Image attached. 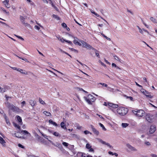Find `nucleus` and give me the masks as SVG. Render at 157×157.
I'll list each match as a JSON object with an SVG mask.
<instances>
[{
  "label": "nucleus",
  "mask_w": 157,
  "mask_h": 157,
  "mask_svg": "<svg viewBox=\"0 0 157 157\" xmlns=\"http://www.w3.org/2000/svg\"><path fill=\"white\" fill-rule=\"evenodd\" d=\"M6 106L10 110L16 113H18L20 111L21 109L17 107L14 106L13 104H11L10 102H7L6 103Z\"/></svg>",
  "instance_id": "f257e3e1"
},
{
  "label": "nucleus",
  "mask_w": 157,
  "mask_h": 157,
  "mask_svg": "<svg viewBox=\"0 0 157 157\" xmlns=\"http://www.w3.org/2000/svg\"><path fill=\"white\" fill-rule=\"evenodd\" d=\"M84 99L89 104H92V102H94L95 100V98L92 95L89 94L87 97H84Z\"/></svg>",
  "instance_id": "f03ea898"
},
{
  "label": "nucleus",
  "mask_w": 157,
  "mask_h": 157,
  "mask_svg": "<svg viewBox=\"0 0 157 157\" xmlns=\"http://www.w3.org/2000/svg\"><path fill=\"white\" fill-rule=\"evenodd\" d=\"M117 112L120 115L124 116L128 113V109L127 108L124 107H120L117 108Z\"/></svg>",
  "instance_id": "7ed1b4c3"
},
{
  "label": "nucleus",
  "mask_w": 157,
  "mask_h": 157,
  "mask_svg": "<svg viewBox=\"0 0 157 157\" xmlns=\"http://www.w3.org/2000/svg\"><path fill=\"white\" fill-rule=\"evenodd\" d=\"M132 112L137 117H142L144 116L145 113L144 111L142 109L138 110L136 111L133 110Z\"/></svg>",
  "instance_id": "20e7f679"
},
{
  "label": "nucleus",
  "mask_w": 157,
  "mask_h": 157,
  "mask_svg": "<svg viewBox=\"0 0 157 157\" xmlns=\"http://www.w3.org/2000/svg\"><path fill=\"white\" fill-rule=\"evenodd\" d=\"M80 42L82 43L83 47L87 49H90L93 48L90 44H88L86 42L83 40H80Z\"/></svg>",
  "instance_id": "39448f33"
},
{
  "label": "nucleus",
  "mask_w": 157,
  "mask_h": 157,
  "mask_svg": "<svg viewBox=\"0 0 157 157\" xmlns=\"http://www.w3.org/2000/svg\"><path fill=\"white\" fill-rule=\"evenodd\" d=\"M153 117L151 115L147 114L146 116V119L149 122H151L153 121Z\"/></svg>",
  "instance_id": "423d86ee"
},
{
  "label": "nucleus",
  "mask_w": 157,
  "mask_h": 157,
  "mask_svg": "<svg viewBox=\"0 0 157 157\" xmlns=\"http://www.w3.org/2000/svg\"><path fill=\"white\" fill-rule=\"evenodd\" d=\"M90 127L91 128L93 132L94 133V134L96 135H99V132L94 128V127L93 125H91Z\"/></svg>",
  "instance_id": "0eeeda50"
},
{
  "label": "nucleus",
  "mask_w": 157,
  "mask_h": 157,
  "mask_svg": "<svg viewBox=\"0 0 157 157\" xmlns=\"http://www.w3.org/2000/svg\"><path fill=\"white\" fill-rule=\"evenodd\" d=\"M156 130V127L155 125H151L149 130L150 133L152 134Z\"/></svg>",
  "instance_id": "6e6552de"
},
{
  "label": "nucleus",
  "mask_w": 157,
  "mask_h": 157,
  "mask_svg": "<svg viewBox=\"0 0 157 157\" xmlns=\"http://www.w3.org/2000/svg\"><path fill=\"white\" fill-rule=\"evenodd\" d=\"M108 106L109 107H110L113 108H117L118 107V105L110 102L109 104H108Z\"/></svg>",
  "instance_id": "1a4fd4ad"
},
{
  "label": "nucleus",
  "mask_w": 157,
  "mask_h": 157,
  "mask_svg": "<svg viewBox=\"0 0 157 157\" xmlns=\"http://www.w3.org/2000/svg\"><path fill=\"white\" fill-rule=\"evenodd\" d=\"M0 143L2 144L3 147H5L6 146L5 141L1 136H0Z\"/></svg>",
  "instance_id": "9d476101"
},
{
  "label": "nucleus",
  "mask_w": 157,
  "mask_h": 157,
  "mask_svg": "<svg viewBox=\"0 0 157 157\" xmlns=\"http://www.w3.org/2000/svg\"><path fill=\"white\" fill-rule=\"evenodd\" d=\"M74 39H75L73 41L74 43L76 45L81 46V44L78 41V39L76 37H74Z\"/></svg>",
  "instance_id": "9b49d317"
},
{
  "label": "nucleus",
  "mask_w": 157,
  "mask_h": 157,
  "mask_svg": "<svg viewBox=\"0 0 157 157\" xmlns=\"http://www.w3.org/2000/svg\"><path fill=\"white\" fill-rule=\"evenodd\" d=\"M127 146L132 151H136V149L134 147L132 146L131 145L129 144H127Z\"/></svg>",
  "instance_id": "f8f14e48"
},
{
  "label": "nucleus",
  "mask_w": 157,
  "mask_h": 157,
  "mask_svg": "<svg viewBox=\"0 0 157 157\" xmlns=\"http://www.w3.org/2000/svg\"><path fill=\"white\" fill-rule=\"evenodd\" d=\"M91 12L93 13L97 17H99L101 18V19L104 20L108 24H109L106 21V20H105V19H103L102 17H101V16H100L97 13H95V12Z\"/></svg>",
  "instance_id": "ddd939ff"
},
{
  "label": "nucleus",
  "mask_w": 157,
  "mask_h": 157,
  "mask_svg": "<svg viewBox=\"0 0 157 157\" xmlns=\"http://www.w3.org/2000/svg\"><path fill=\"white\" fill-rule=\"evenodd\" d=\"M29 102L30 104L33 107L35 106L36 103V101L32 100H30Z\"/></svg>",
  "instance_id": "4468645a"
},
{
  "label": "nucleus",
  "mask_w": 157,
  "mask_h": 157,
  "mask_svg": "<svg viewBox=\"0 0 157 157\" xmlns=\"http://www.w3.org/2000/svg\"><path fill=\"white\" fill-rule=\"evenodd\" d=\"M17 70L18 71L20 72L22 74L26 75L28 74V72L25 71H24V72L21 71H22V69H21L20 68H17Z\"/></svg>",
  "instance_id": "2eb2a0df"
},
{
  "label": "nucleus",
  "mask_w": 157,
  "mask_h": 157,
  "mask_svg": "<svg viewBox=\"0 0 157 157\" xmlns=\"http://www.w3.org/2000/svg\"><path fill=\"white\" fill-rule=\"evenodd\" d=\"M17 120L19 123H21V124H22V122L21 117L19 116H16Z\"/></svg>",
  "instance_id": "dca6fc26"
},
{
  "label": "nucleus",
  "mask_w": 157,
  "mask_h": 157,
  "mask_svg": "<svg viewBox=\"0 0 157 157\" xmlns=\"http://www.w3.org/2000/svg\"><path fill=\"white\" fill-rule=\"evenodd\" d=\"M13 125L16 128L18 129L19 130H20V126L18 125L14 122H13Z\"/></svg>",
  "instance_id": "f3484780"
},
{
  "label": "nucleus",
  "mask_w": 157,
  "mask_h": 157,
  "mask_svg": "<svg viewBox=\"0 0 157 157\" xmlns=\"http://www.w3.org/2000/svg\"><path fill=\"white\" fill-rule=\"evenodd\" d=\"M20 21H21V22L23 24H25V18H24V17H23L22 16H20Z\"/></svg>",
  "instance_id": "a211bd4d"
},
{
  "label": "nucleus",
  "mask_w": 157,
  "mask_h": 157,
  "mask_svg": "<svg viewBox=\"0 0 157 157\" xmlns=\"http://www.w3.org/2000/svg\"><path fill=\"white\" fill-rule=\"evenodd\" d=\"M141 91L142 93H143L145 95L147 94H149L148 92L144 89H141Z\"/></svg>",
  "instance_id": "6ab92c4d"
},
{
  "label": "nucleus",
  "mask_w": 157,
  "mask_h": 157,
  "mask_svg": "<svg viewBox=\"0 0 157 157\" xmlns=\"http://www.w3.org/2000/svg\"><path fill=\"white\" fill-rule=\"evenodd\" d=\"M62 128L64 129H66L67 128L66 126L64 123L63 122H62L60 124Z\"/></svg>",
  "instance_id": "aec40b11"
},
{
  "label": "nucleus",
  "mask_w": 157,
  "mask_h": 157,
  "mask_svg": "<svg viewBox=\"0 0 157 157\" xmlns=\"http://www.w3.org/2000/svg\"><path fill=\"white\" fill-rule=\"evenodd\" d=\"M43 113L48 116H50L51 115V113L49 112L46 111H44L43 112Z\"/></svg>",
  "instance_id": "412c9836"
},
{
  "label": "nucleus",
  "mask_w": 157,
  "mask_h": 157,
  "mask_svg": "<svg viewBox=\"0 0 157 157\" xmlns=\"http://www.w3.org/2000/svg\"><path fill=\"white\" fill-rule=\"evenodd\" d=\"M129 125L127 123H122L121 124L123 128H126Z\"/></svg>",
  "instance_id": "4be33fe9"
},
{
  "label": "nucleus",
  "mask_w": 157,
  "mask_h": 157,
  "mask_svg": "<svg viewBox=\"0 0 157 157\" xmlns=\"http://www.w3.org/2000/svg\"><path fill=\"white\" fill-rule=\"evenodd\" d=\"M4 118L6 120V122L7 124H8V125H9L10 124V123L9 121V120L7 119V116H5L4 117Z\"/></svg>",
  "instance_id": "5701e85b"
},
{
  "label": "nucleus",
  "mask_w": 157,
  "mask_h": 157,
  "mask_svg": "<svg viewBox=\"0 0 157 157\" xmlns=\"http://www.w3.org/2000/svg\"><path fill=\"white\" fill-rule=\"evenodd\" d=\"M39 101L40 103L43 105H45L46 104L45 103L44 101L42 99L39 98Z\"/></svg>",
  "instance_id": "b1692460"
},
{
  "label": "nucleus",
  "mask_w": 157,
  "mask_h": 157,
  "mask_svg": "<svg viewBox=\"0 0 157 157\" xmlns=\"http://www.w3.org/2000/svg\"><path fill=\"white\" fill-rule=\"evenodd\" d=\"M52 16L54 18H56L58 20H60V18L56 15L54 14L52 15Z\"/></svg>",
  "instance_id": "393cba45"
},
{
  "label": "nucleus",
  "mask_w": 157,
  "mask_h": 157,
  "mask_svg": "<svg viewBox=\"0 0 157 157\" xmlns=\"http://www.w3.org/2000/svg\"><path fill=\"white\" fill-rule=\"evenodd\" d=\"M55 146L57 147H58L60 149H63V147L59 143H57V144L55 145Z\"/></svg>",
  "instance_id": "a878e982"
},
{
  "label": "nucleus",
  "mask_w": 157,
  "mask_h": 157,
  "mask_svg": "<svg viewBox=\"0 0 157 157\" xmlns=\"http://www.w3.org/2000/svg\"><path fill=\"white\" fill-rule=\"evenodd\" d=\"M150 20L154 23H156L157 22L156 19L153 17H151L150 18Z\"/></svg>",
  "instance_id": "bb28decb"
},
{
  "label": "nucleus",
  "mask_w": 157,
  "mask_h": 157,
  "mask_svg": "<svg viewBox=\"0 0 157 157\" xmlns=\"http://www.w3.org/2000/svg\"><path fill=\"white\" fill-rule=\"evenodd\" d=\"M53 134L56 136H60V134H59V133L56 132H54Z\"/></svg>",
  "instance_id": "cd10ccee"
},
{
  "label": "nucleus",
  "mask_w": 157,
  "mask_h": 157,
  "mask_svg": "<svg viewBox=\"0 0 157 157\" xmlns=\"http://www.w3.org/2000/svg\"><path fill=\"white\" fill-rule=\"evenodd\" d=\"M21 133H24L25 134L30 135V133L26 130H22L21 131Z\"/></svg>",
  "instance_id": "c85d7f7f"
},
{
  "label": "nucleus",
  "mask_w": 157,
  "mask_h": 157,
  "mask_svg": "<svg viewBox=\"0 0 157 157\" xmlns=\"http://www.w3.org/2000/svg\"><path fill=\"white\" fill-rule=\"evenodd\" d=\"M125 97H126V98H128L131 101H133V98L131 96H128L126 95H125Z\"/></svg>",
  "instance_id": "c756f323"
},
{
  "label": "nucleus",
  "mask_w": 157,
  "mask_h": 157,
  "mask_svg": "<svg viewBox=\"0 0 157 157\" xmlns=\"http://www.w3.org/2000/svg\"><path fill=\"white\" fill-rule=\"evenodd\" d=\"M86 147L87 149H89L91 147V146L89 144L87 143L86 145Z\"/></svg>",
  "instance_id": "7c9ffc66"
},
{
  "label": "nucleus",
  "mask_w": 157,
  "mask_h": 157,
  "mask_svg": "<svg viewBox=\"0 0 157 157\" xmlns=\"http://www.w3.org/2000/svg\"><path fill=\"white\" fill-rule=\"evenodd\" d=\"M99 124L100 125V126L104 130H106V128L104 127V126L102 124H101V123H99Z\"/></svg>",
  "instance_id": "2f4dec72"
},
{
  "label": "nucleus",
  "mask_w": 157,
  "mask_h": 157,
  "mask_svg": "<svg viewBox=\"0 0 157 157\" xmlns=\"http://www.w3.org/2000/svg\"><path fill=\"white\" fill-rule=\"evenodd\" d=\"M65 42H66L68 43L71 46L73 45V44H72V42L70 40H65Z\"/></svg>",
  "instance_id": "473e14b6"
},
{
  "label": "nucleus",
  "mask_w": 157,
  "mask_h": 157,
  "mask_svg": "<svg viewBox=\"0 0 157 157\" xmlns=\"http://www.w3.org/2000/svg\"><path fill=\"white\" fill-rule=\"evenodd\" d=\"M61 25L64 28H67V26L66 24L65 23H62Z\"/></svg>",
  "instance_id": "72a5a7b5"
},
{
  "label": "nucleus",
  "mask_w": 157,
  "mask_h": 157,
  "mask_svg": "<svg viewBox=\"0 0 157 157\" xmlns=\"http://www.w3.org/2000/svg\"><path fill=\"white\" fill-rule=\"evenodd\" d=\"M63 144L64 146L65 147H67L68 146V144L67 143H66V142H63L62 143Z\"/></svg>",
  "instance_id": "f704fd0d"
},
{
  "label": "nucleus",
  "mask_w": 157,
  "mask_h": 157,
  "mask_svg": "<svg viewBox=\"0 0 157 157\" xmlns=\"http://www.w3.org/2000/svg\"><path fill=\"white\" fill-rule=\"evenodd\" d=\"M69 49H70L72 51H74V52H78V51L77 50H76L75 49L72 48H69Z\"/></svg>",
  "instance_id": "c9c22d12"
},
{
  "label": "nucleus",
  "mask_w": 157,
  "mask_h": 157,
  "mask_svg": "<svg viewBox=\"0 0 157 157\" xmlns=\"http://www.w3.org/2000/svg\"><path fill=\"white\" fill-rule=\"evenodd\" d=\"M109 102H104V104H103V105L105 106H107L108 105V104H109Z\"/></svg>",
  "instance_id": "e433bc0d"
},
{
  "label": "nucleus",
  "mask_w": 157,
  "mask_h": 157,
  "mask_svg": "<svg viewBox=\"0 0 157 157\" xmlns=\"http://www.w3.org/2000/svg\"><path fill=\"white\" fill-rule=\"evenodd\" d=\"M147 97L149 98H153V96L152 95H149V94H147L146 95Z\"/></svg>",
  "instance_id": "4c0bfd02"
},
{
  "label": "nucleus",
  "mask_w": 157,
  "mask_h": 157,
  "mask_svg": "<svg viewBox=\"0 0 157 157\" xmlns=\"http://www.w3.org/2000/svg\"><path fill=\"white\" fill-rule=\"evenodd\" d=\"M65 40L63 39V38H60L59 40L62 43H64V41L65 42Z\"/></svg>",
  "instance_id": "58836bf2"
},
{
  "label": "nucleus",
  "mask_w": 157,
  "mask_h": 157,
  "mask_svg": "<svg viewBox=\"0 0 157 157\" xmlns=\"http://www.w3.org/2000/svg\"><path fill=\"white\" fill-rule=\"evenodd\" d=\"M26 104V102L25 101H23L21 102L22 107L24 106V105Z\"/></svg>",
  "instance_id": "ea45409f"
},
{
  "label": "nucleus",
  "mask_w": 157,
  "mask_h": 157,
  "mask_svg": "<svg viewBox=\"0 0 157 157\" xmlns=\"http://www.w3.org/2000/svg\"><path fill=\"white\" fill-rule=\"evenodd\" d=\"M138 28H139V32H140L142 33V34H143V29H141L139 27H138Z\"/></svg>",
  "instance_id": "a19ab883"
},
{
  "label": "nucleus",
  "mask_w": 157,
  "mask_h": 157,
  "mask_svg": "<svg viewBox=\"0 0 157 157\" xmlns=\"http://www.w3.org/2000/svg\"><path fill=\"white\" fill-rule=\"evenodd\" d=\"M15 35V36H16L17 38H18L20 39H21V40H24V39L23 38H22L20 36H17V35Z\"/></svg>",
  "instance_id": "79ce46f5"
},
{
  "label": "nucleus",
  "mask_w": 157,
  "mask_h": 157,
  "mask_svg": "<svg viewBox=\"0 0 157 157\" xmlns=\"http://www.w3.org/2000/svg\"><path fill=\"white\" fill-rule=\"evenodd\" d=\"M89 151H90V152H94V150L93 148H90V149H89Z\"/></svg>",
  "instance_id": "37998d69"
},
{
  "label": "nucleus",
  "mask_w": 157,
  "mask_h": 157,
  "mask_svg": "<svg viewBox=\"0 0 157 157\" xmlns=\"http://www.w3.org/2000/svg\"><path fill=\"white\" fill-rule=\"evenodd\" d=\"M18 146L19 147H21V148H24V146H23L22 145H21V144H18Z\"/></svg>",
  "instance_id": "c03bdc74"
},
{
  "label": "nucleus",
  "mask_w": 157,
  "mask_h": 157,
  "mask_svg": "<svg viewBox=\"0 0 157 157\" xmlns=\"http://www.w3.org/2000/svg\"><path fill=\"white\" fill-rule=\"evenodd\" d=\"M84 132V133L85 134H89L90 133V132L89 131H87V130H86V131H85Z\"/></svg>",
  "instance_id": "a18cd8bd"
},
{
  "label": "nucleus",
  "mask_w": 157,
  "mask_h": 157,
  "mask_svg": "<svg viewBox=\"0 0 157 157\" xmlns=\"http://www.w3.org/2000/svg\"><path fill=\"white\" fill-rule=\"evenodd\" d=\"M34 27L36 29H37L38 30H39L40 29V28L38 26L35 25Z\"/></svg>",
  "instance_id": "49530a36"
},
{
  "label": "nucleus",
  "mask_w": 157,
  "mask_h": 157,
  "mask_svg": "<svg viewBox=\"0 0 157 157\" xmlns=\"http://www.w3.org/2000/svg\"><path fill=\"white\" fill-rule=\"evenodd\" d=\"M2 10L5 13H9V12H7L6 11V10H5L4 8H2Z\"/></svg>",
  "instance_id": "de8ad7c7"
},
{
  "label": "nucleus",
  "mask_w": 157,
  "mask_h": 157,
  "mask_svg": "<svg viewBox=\"0 0 157 157\" xmlns=\"http://www.w3.org/2000/svg\"><path fill=\"white\" fill-rule=\"evenodd\" d=\"M5 4L7 7L8 8H9V7H10V5L9 3H8V4L6 3V4Z\"/></svg>",
  "instance_id": "09e8293b"
},
{
  "label": "nucleus",
  "mask_w": 157,
  "mask_h": 157,
  "mask_svg": "<svg viewBox=\"0 0 157 157\" xmlns=\"http://www.w3.org/2000/svg\"><path fill=\"white\" fill-rule=\"evenodd\" d=\"M136 85L140 87H141V88H142V86L140 85H139V84H138V83H137V82H136Z\"/></svg>",
  "instance_id": "8fccbe9b"
},
{
  "label": "nucleus",
  "mask_w": 157,
  "mask_h": 157,
  "mask_svg": "<svg viewBox=\"0 0 157 157\" xmlns=\"http://www.w3.org/2000/svg\"><path fill=\"white\" fill-rule=\"evenodd\" d=\"M54 9H55L56 11H58L59 9L56 6H55L54 7H53Z\"/></svg>",
  "instance_id": "3c124183"
},
{
  "label": "nucleus",
  "mask_w": 157,
  "mask_h": 157,
  "mask_svg": "<svg viewBox=\"0 0 157 157\" xmlns=\"http://www.w3.org/2000/svg\"><path fill=\"white\" fill-rule=\"evenodd\" d=\"M52 124H53L54 125H55L56 126H58L56 122H53Z\"/></svg>",
  "instance_id": "603ef678"
},
{
  "label": "nucleus",
  "mask_w": 157,
  "mask_h": 157,
  "mask_svg": "<svg viewBox=\"0 0 157 157\" xmlns=\"http://www.w3.org/2000/svg\"><path fill=\"white\" fill-rule=\"evenodd\" d=\"M145 144H146V145L149 146L150 145V143L149 142H145Z\"/></svg>",
  "instance_id": "864d4df0"
},
{
  "label": "nucleus",
  "mask_w": 157,
  "mask_h": 157,
  "mask_svg": "<svg viewBox=\"0 0 157 157\" xmlns=\"http://www.w3.org/2000/svg\"><path fill=\"white\" fill-rule=\"evenodd\" d=\"M151 156L152 157H157V155L154 154L151 155Z\"/></svg>",
  "instance_id": "5fc2aeb1"
},
{
  "label": "nucleus",
  "mask_w": 157,
  "mask_h": 157,
  "mask_svg": "<svg viewBox=\"0 0 157 157\" xmlns=\"http://www.w3.org/2000/svg\"><path fill=\"white\" fill-rule=\"evenodd\" d=\"M82 128V127L80 126H78L77 127V128L78 129H80Z\"/></svg>",
  "instance_id": "6e6d98bb"
},
{
  "label": "nucleus",
  "mask_w": 157,
  "mask_h": 157,
  "mask_svg": "<svg viewBox=\"0 0 157 157\" xmlns=\"http://www.w3.org/2000/svg\"><path fill=\"white\" fill-rule=\"evenodd\" d=\"M112 65L113 67H117L115 63H112Z\"/></svg>",
  "instance_id": "4d7b16f0"
},
{
  "label": "nucleus",
  "mask_w": 157,
  "mask_h": 157,
  "mask_svg": "<svg viewBox=\"0 0 157 157\" xmlns=\"http://www.w3.org/2000/svg\"><path fill=\"white\" fill-rule=\"evenodd\" d=\"M108 153L110 155H113V153L112 151H109Z\"/></svg>",
  "instance_id": "13d9d810"
},
{
  "label": "nucleus",
  "mask_w": 157,
  "mask_h": 157,
  "mask_svg": "<svg viewBox=\"0 0 157 157\" xmlns=\"http://www.w3.org/2000/svg\"><path fill=\"white\" fill-rule=\"evenodd\" d=\"M50 3L51 4V5L53 7H54L55 6V5H54L52 2L51 1V2H50Z\"/></svg>",
  "instance_id": "bf43d9fd"
},
{
  "label": "nucleus",
  "mask_w": 157,
  "mask_h": 157,
  "mask_svg": "<svg viewBox=\"0 0 157 157\" xmlns=\"http://www.w3.org/2000/svg\"><path fill=\"white\" fill-rule=\"evenodd\" d=\"M143 30L144 31L147 33H149V32L147 30L144 29H143Z\"/></svg>",
  "instance_id": "052dcab7"
},
{
  "label": "nucleus",
  "mask_w": 157,
  "mask_h": 157,
  "mask_svg": "<svg viewBox=\"0 0 157 157\" xmlns=\"http://www.w3.org/2000/svg\"><path fill=\"white\" fill-rule=\"evenodd\" d=\"M54 122V121H52V120H49V122L52 124H53V122Z\"/></svg>",
  "instance_id": "680f3d73"
},
{
  "label": "nucleus",
  "mask_w": 157,
  "mask_h": 157,
  "mask_svg": "<svg viewBox=\"0 0 157 157\" xmlns=\"http://www.w3.org/2000/svg\"><path fill=\"white\" fill-rule=\"evenodd\" d=\"M11 68L13 69L14 70H17V68L16 67H11Z\"/></svg>",
  "instance_id": "e2e57ef3"
},
{
  "label": "nucleus",
  "mask_w": 157,
  "mask_h": 157,
  "mask_svg": "<svg viewBox=\"0 0 157 157\" xmlns=\"http://www.w3.org/2000/svg\"><path fill=\"white\" fill-rule=\"evenodd\" d=\"M106 39H107L108 40H110V38L109 37H107V36H106V37H104Z\"/></svg>",
  "instance_id": "0e129e2a"
},
{
  "label": "nucleus",
  "mask_w": 157,
  "mask_h": 157,
  "mask_svg": "<svg viewBox=\"0 0 157 157\" xmlns=\"http://www.w3.org/2000/svg\"><path fill=\"white\" fill-rule=\"evenodd\" d=\"M105 83H101V82H100V83H99L98 84H101V85H102L103 86H104V85H105Z\"/></svg>",
  "instance_id": "69168bd1"
},
{
  "label": "nucleus",
  "mask_w": 157,
  "mask_h": 157,
  "mask_svg": "<svg viewBox=\"0 0 157 157\" xmlns=\"http://www.w3.org/2000/svg\"><path fill=\"white\" fill-rule=\"evenodd\" d=\"M101 143L103 144H106V142L103 140L101 141Z\"/></svg>",
  "instance_id": "338daca9"
},
{
  "label": "nucleus",
  "mask_w": 157,
  "mask_h": 157,
  "mask_svg": "<svg viewBox=\"0 0 157 157\" xmlns=\"http://www.w3.org/2000/svg\"><path fill=\"white\" fill-rule=\"evenodd\" d=\"M143 24L144 25L147 27V28H148V26L146 25L144 22H143Z\"/></svg>",
  "instance_id": "774afa93"
}]
</instances>
